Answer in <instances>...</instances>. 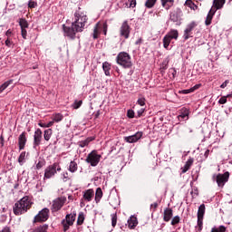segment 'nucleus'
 Here are the masks:
<instances>
[{
    "mask_svg": "<svg viewBox=\"0 0 232 232\" xmlns=\"http://www.w3.org/2000/svg\"><path fill=\"white\" fill-rule=\"evenodd\" d=\"M101 28H102V25H101L99 23L96 24L93 31V39H97L99 37V34H101Z\"/></svg>",
    "mask_w": 232,
    "mask_h": 232,
    "instance_id": "nucleus-29",
    "label": "nucleus"
},
{
    "mask_svg": "<svg viewBox=\"0 0 232 232\" xmlns=\"http://www.w3.org/2000/svg\"><path fill=\"white\" fill-rule=\"evenodd\" d=\"M157 5V0H146L145 6L146 8H153Z\"/></svg>",
    "mask_w": 232,
    "mask_h": 232,
    "instance_id": "nucleus-38",
    "label": "nucleus"
},
{
    "mask_svg": "<svg viewBox=\"0 0 232 232\" xmlns=\"http://www.w3.org/2000/svg\"><path fill=\"white\" fill-rule=\"evenodd\" d=\"M111 226L115 227L117 226V214H111Z\"/></svg>",
    "mask_w": 232,
    "mask_h": 232,
    "instance_id": "nucleus-43",
    "label": "nucleus"
},
{
    "mask_svg": "<svg viewBox=\"0 0 232 232\" xmlns=\"http://www.w3.org/2000/svg\"><path fill=\"white\" fill-rule=\"evenodd\" d=\"M78 166L75 160H72L70 162L69 165V171H71V173H75V171H77Z\"/></svg>",
    "mask_w": 232,
    "mask_h": 232,
    "instance_id": "nucleus-34",
    "label": "nucleus"
},
{
    "mask_svg": "<svg viewBox=\"0 0 232 232\" xmlns=\"http://www.w3.org/2000/svg\"><path fill=\"white\" fill-rule=\"evenodd\" d=\"M43 166H44V163L43 161H39L36 164V169H41V168H43Z\"/></svg>",
    "mask_w": 232,
    "mask_h": 232,
    "instance_id": "nucleus-59",
    "label": "nucleus"
},
{
    "mask_svg": "<svg viewBox=\"0 0 232 232\" xmlns=\"http://www.w3.org/2000/svg\"><path fill=\"white\" fill-rule=\"evenodd\" d=\"M53 133V131L52 130V129L45 130L44 132V140H46L48 142V140H50V139H52Z\"/></svg>",
    "mask_w": 232,
    "mask_h": 232,
    "instance_id": "nucleus-31",
    "label": "nucleus"
},
{
    "mask_svg": "<svg viewBox=\"0 0 232 232\" xmlns=\"http://www.w3.org/2000/svg\"><path fill=\"white\" fill-rule=\"evenodd\" d=\"M57 171H61V165H59V163L55 162L53 165H49L44 170V179H52V177L55 176Z\"/></svg>",
    "mask_w": 232,
    "mask_h": 232,
    "instance_id": "nucleus-4",
    "label": "nucleus"
},
{
    "mask_svg": "<svg viewBox=\"0 0 232 232\" xmlns=\"http://www.w3.org/2000/svg\"><path fill=\"white\" fill-rule=\"evenodd\" d=\"M102 28H103V34H104V35H106V34L108 32V24L106 23H104L102 24Z\"/></svg>",
    "mask_w": 232,
    "mask_h": 232,
    "instance_id": "nucleus-57",
    "label": "nucleus"
},
{
    "mask_svg": "<svg viewBox=\"0 0 232 232\" xmlns=\"http://www.w3.org/2000/svg\"><path fill=\"white\" fill-rule=\"evenodd\" d=\"M0 144L1 146H5V137H3V135L0 136Z\"/></svg>",
    "mask_w": 232,
    "mask_h": 232,
    "instance_id": "nucleus-63",
    "label": "nucleus"
},
{
    "mask_svg": "<svg viewBox=\"0 0 232 232\" xmlns=\"http://www.w3.org/2000/svg\"><path fill=\"white\" fill-rule=\"evenodd\" d=\"M130 8H135L137 6V0H129Z\"/></svg>",
    "mask_w": 232,
    "mask_h": 232,
    "instance_id": "nucleus-54",
    "label": "nucleus"
},
{
    "mask_svg": "<svg viewBox=\"0 0 232 232\" xmlns=\"http://www.w3.org/2000/svg\"><path fill=\"white\" fill-rule=\"evenodd\" d=\"M171 39L167 36V34L163 37V48H165L166 50H168V48H169V44H171Z\"/></svg>",
    "mask_w": 232,
    "mask_h": 232,
    "instance_id": "nucleus-32",
    "label": "nucleus"
},
{
    "mask_svg": "<svg viewBox=\"0 0 232 232\" xmlns=\"http://www.w3.org/2000/svg\"><path fill=\"white\" fill-rule=\"evenodd\" d=\"M38 126H40V128H48V124L44 122H39Z\"/></svg>",
    "mask_w": 232,
    "mask_h": 232,
    "instance_id": "nucleus-62",
    "label": "nucleus"
},
{
    "mask_svg": "<svg viewBox=\"0 0 232 232\" xmlns=\"http://www.w3.org/2000/svg\"><path fill=\"white\" fill-rule=\"evenodd\" d=\"M21 35H22L23 39H26V37L28 35L26 28L21 29Z\"/></svg>",
    "mask_w": 232,
    "mask_h": 232,
    "instance_id": "nucleus-53",
    "label": "nucleus"
},
{
    "mask_svg": "<svg viewBox=\"0 0 232 232\" xmlns=\"http://www.w3.org/2000/svg\"><path fill=\"white\" fill-rule=\"evenodd\" d=\"M102 198V189L101 188H98L95 192V202L96 204H99L101 202V199Z\"/></svg>",
    "mask_w": 232,
    "mask_h": 232,
    "instance_id": "nucleus-28",
    "label": "nucleus"
},
{
    "mask_svg": "<svg viewBox=\"0 0 232 232\" xmlns=\"http://www.w3.org/2000/svg\"><path fill=\"white\" fill-rule=\"evenodd\" d=\"M18 162H19L20 166H23V164H24V162H26V151L21 152V154L18 158Z\"/></svg>",
    "mask_w": 232,
    "mask_h": 232,
    "instance_id": "nucleus-33",
    "label": "nucleus"
},
{
    "mask_svg": "<svg viewBox=\"0 0 232 232\" xmlns=\"http://www.w3.org/2000/svg\"><path fill=\"white\" fill-rule=\"evenodd\" d=\"M116 63L122 68L128 69L133 66L131 56L126 52H121L116 57Z\"/></svg>",
    "mask_w": 232,
    "mask_h": 232,
    "instance_id": "nucleus-3",
    "label": "nucleus"
},
{
    "mask_svg": "<svg viewBox=\"0 0 232 232\" xmlns=\"http://www.w3.org/2000/svg\"><path fill=\"white\" fill-rule=\"evenodd\" d=\"M137 104H139L140 106H146V98H139L137 101Z\"/></svg>",
    "mask_w": 232,
    "mask_h": 232,
    "instance_id": "nucleus-45",
    "label": "nucleus"
},
{
    "mask_svg": "<svg viewBox=\"0 0 232 232\" xmlns=\"http://www.w3.org/2000/svg\"><path fill=\"white\" fill-rule=\"evenodd\" d=\"M127 117H129V119H133L135 117V111H133V110H129L127 111Z\"/></svg>",
    "mask_w": 232,
    "mask_h": 232,
    "instance_id": "nucleus-50",
    "label": "nucleus"
},
{
    "mask_svg": "<svg viewBox=\"0 0 232 232\" xmlns=\"http://www.w3.org/2000/svg\"><path fill=\"white\" fill-rule=\"evenodd\" d=\"M92 140H95V138L94 137H89L84 140L79 141L78 146L80 148H86V146H88V144H90V142H92Z\"/></svg>",
    "mask_w": 232,
    "mask_h": 232,
    "instance_id": "nucleus-23",
    "label": "nucleus"
},
{
    "mask_svg": "<svg viewBox=\"0 0 232 232\" xmlns=\"http://www.w3.org/2000/svg\"><path fill=\"white\" fill-rule=\"evenodd\" d=\"M101 155L97 154V150H92L88 154L86 158V163L91 164V166L95 167L99 162H101Z\"/></svg>",
    "mask_w": 232,
    "mask_h": 232,
    "instance_id": "nucleus-5",
    "label": "nucleus"
},
{
    "mask_svg": "<svg viewBox=\"0 0 232 232\" xmlns=\"http://www.w3.org/2000/svg\"><path fill=\"white\" fill-rule=\"evenodd\" d=\"M130 25L128 24V21H124L120 28V36L123 39L130 38Z\"/></svg>",
    "mask_w": 232,
    "mask_h": 232,
    "instance_id": "nucleus-12",
    "label": "nucleus"
},
{
    "mask_svg": "<svg viewBox=\"0 0 232 232\" xmlns=\"http://www.w3.org/2000/svg\"><path fill=\"white\" fill-rule=\"evenodd\" d=\"M213 9H210L208 15H207V19L205 21V24L207 26H209V24H211V21H213V16L215 15V13H213Z\"/></svg>",
    "mask_w": 232,
    "mask_h": 232,
    "instance_id": "nucleus-27",
    "label": "nucleus"
},
{
    "mask_svg": "<svg viewBox=\"0 0 232 232\" xmlns=\"http://www.w3.org/2000/svg\"><path fill=\"white\" fill-rule=\"evenodd\" d=\"M227 97H229V94H227V96H222L218 100V104H226V102H227Z\"/></svg>",
    "mask_w": 232,
    "mask_h": 232,
    "instance_id": "nucleus-47",
    "label": "nucleus"
},
{
    "mask_svg": "<svg viewBox=\"0 0 232 232\" xmlns=\"http://www.w3.org/2000/svg\"><path fill=\"white\" fill-rule=\"evenodd\" d=\"M62 179H63V182H67V180H68V172H63L62 174Z\"/></svg>",
    "mask_w": 232,
    "mask_h": 232,
    "instance_id": "nucleus-55",
    "label": "nucleus"
},
{
    "mask_svg": "<svg viewBox=\"0 0 232 232\" xmlns=\"http://www.w3.org/2000/svg\"><path fill=\"white\" fill-rule=\"evenodd\" d=\"M102 69L107 77H110V70H111V64L108 62L102 63Z\"/></svg>",
    "mask_w": 232,
    "mask_h": 232,
    "instance_id": "nucleus-26",
    "label": "nucleus"
},
{
    "mask_svg": "<svg viewBox=\"0 0 232 232\" xmlns=\"http://www.w3.org/2000/svg\"><path fill=\"white\" fill-rule=\"evenodd\" d=\"M214 180H216L218 188H224L226 182L229 180V172H225L224 174H218L213 177Z\"/></svg>",
    "mask_w": 232,
    "mask_h": 232,
    "instance_id": "nucleus-11",
    "label": "nucleus"
},
{
    "mask_svg": "<svg viewBox=\"0 0 232 232\" xmlns=\"http://www.w3.org/2000/svg\"><path fill=\"white\" fill-rule=\"evenodd\" d=\"M224 5H226V0H214L213 6L211 8V10H213V14H216L217 10L224 8Z\"/></svg>",
    "mask_w": 232,
    "mask_h": 232,
    "instance_id": "nucleus-16",
    "label": "nucleus"
},
{
    "mask_svg": "<svg viewBox=\"0 0 232 232\" xmlns=\"http://www.w3.org/2000/svg\"><path fill=\"white\" fill-rule=\"evenodd\" d=\"M64 119V116L61 113H56L53 115V122H61Z\"/></svg>",
    "mask_w": 232,
    "mask_h": 232,
    "instance_id": "nucleus-36",
    "label": "nucleus"
},
{
    "mask_svg": "<svg viewBox=\"0 0 232 232\" xmlns=\"http://www.w3.org/2000/svg\"><path fill=\"white\" fill-rule=\"evenodd\" d=\"M179 14L176 12H173L170 14V21H172L173 23H179Z\"/></svg>",
    "mask_w": 232,
    "mask_h": 232,
    "instance_id": "nucleus-39",
    "label": "nucleus"
},
{
    "mask_svg": "<svg viewBox=\"0 0 232 232\" xmlns=\"http://www.w3.org/2000/svg\"><path fill=\"white\" fill-rule=\"evenodd\" d=\"M18 23L21 29L28 28V21L26 19L20 18Z\"/></svg>",
    "mask_w": 232,
    "mask_h": 232,
    "instance_id": "nucleus-37",
    "label": "nucleus"
},
{
    "mask_svg": "<svg viewBox=\"0 0 232 232\" xmlns=\"http://www.w3.org/2000/svg\"><path fill=\"white\" fill-rule=\"evenodd\" d=\"M13 82H14V80H9V81L5 82L0 86V93H3Z\"/></svg>",
    "mask_w": 232,
    "mask_h": 232,
    "instance_id": "nucleus-30",
    "label": "nucleus"
},
{
    "mask_svg": "<svg viewBox=\"0 0 232 232\" xmlns=\"http://www.w3.org/2000/svg\"><path fill=\"white\" fill-rule=\"evenodd\" d=\"M172 218H173V210L169 208H166L164 210L163 220L165 222H169Z\"/></svg>",
    "mask_w": 232,
    "mask_h": 232,
    "instance_id": "nucleus-19",
    "label": "nucleus"
},
{
    "mask_svg": "<svg viewBox=\"0 0 232 232\" xmlns=\"http://www.w3.org/2000/svg\"><path fill=\"white\" fill-rule=\"evenodd\" d=\"M186 6H188V8H190V10H197L198 8V6H197V5H195V3H193V1L191 0H187L185 2Z\"/></svg>",
    "mask_w": 232,
    "mask_h": 232,
    "instance_id": "nucleus-35",
    "label": "nucleus"
},
{
    "mask_svg": "<svg viewBox=\"0 0 232 232\" xmlns=\"http://www.w3.org/2000/svg\"><path fill=\"white\" fill-rule=\"evenodd\" d=\"M197 26V22H191L190 24H188L184 31V34H183V39L185 41H188V39H189V37H193L192 33L193 30H195Z\"/></svg>",
    "mask_w": 232,
    "mask_h": 232,
    "instance_id": "nucleus-13",
    "label": "nucleus"
},
{
    "mask_svg": "<svg viewBox=\"0 0 232 232\" xmlns=\"http://www.w3.org/2000/svg\"><path fill=\"white\" fill-rule=\"evenodd\" d=\"M5 46H7V48H12V46H14V42L10 40V38H7L5 40Z\"/></svg>",
    "mask_w": 232,
    "mask_h": 232,
    "instance_id": "nucleus-49",
    "label": "nucleus"
},
{
    "mask_svg": "<svg viewBox=\"0 0 232 232\" xmlns=\"http://www.w3.org/2000/svg\"><path fill=\"white\" fill-rule=\"evenodd\" d=\"M179 121H188L189 119V110L187 108L181 109L179 114L178 115Z\"/></svg>",
    "mask_w": 232,
    "mask_h": 232,
    "instance_id": "nucleus-18",
    "label": "nucleus"
},
{
    "mask_svg": "<svg viewBox=\"0 0 232 232\" xmlns=\"http://www.w3.org/2000/svg\"><path fill=\"white\" fill-rule=\"evenodd\" d=\"M29 8H35L37 6V2L30 0L28 2Z\"/></svg>",
    "mask_w": 232,
    "mask_h": 232,
    "instance_id": "nucleus-52",
    "label": "nucleus"
},
{
    "mask_svg": "<svg viewBox=\"0 0 232 232\" xmlns=\"http://www.w3.org/2000/svg\"><path fill=\"white\" fill-rule=\"evenodd\" d=\"M30 208H32V199L25 196L14 204L13 211L16 216L24 215Z\"/></svg>",
    "mask_w": 232,
    "mask_h": 232,
    "instance_id": "nucleus-1",
    "label": "nucleus"
},
{
    "mask_svg": "<svg viewBox=\"0 0 232 232\" xmlns=\"http://www.w3.org/2000/svg\"><path fill=\"white\" fill-rule=\"evenodd\" d=\"M142 135H143L142 131H138L131 136L125 137L124 140L129 144H133L135 142H138V140H140V139H142Z\"/></svg>",
    "mask_w": 232,
    "mask_h": 232,
    "instance_id": "nucleus-14",
    "label": "nucleus"
},
{
    "mask_svg": "<svg viewBox=\"0 0 232 232\" xmlns=\"http://www.w3.org/2000/svg\"><path fill=\"white\" fill-rule=\"evenodd\" d=\"M5 35L7 37V39H10V37H12V30L9 29L5 32Z\"/></svg>",
    "mask_w": 232,
    "mask_h": 232,
    "instance_id": "nucleus-61",
    "label": "nucleus"
},
{
    "mask_svg": "<svg viewBox=\"0 0 232 232\" xmlns=\"http://www.w3.org/2000/svg\"><path fill=\"white\" fill-rule=\"evenodd\" d=\"M161 6L165 8V10H169L173 5H175V0H160Z\"/></svg>",
    "mask_w": 232,
    "mask_h": 232,
    "instance_id": "nucleus-21",
    "label": "nucleus"
},
{
    "mask_svg": "<svg viewBox=\"0 0 232 232\" xmlns=\"http://www.w3.org/2000/svg\"><path fill=\"white\" fill-rule=\"evenodd\" d=\"M167 36H169L171 40L175 39L177 41L179 39V31L176 29H171L168 34Z\"/></svg>",
    "mask_w": 232,
    "mask_h": 232,
    "instance_id": "nucleus-25",
    "label": "nucleus"
},
{
    "mask_svg": "<svg viewBox=\"0 0 232 232\" xmlns=\"http://www.w3.org/2000/svg\"><path fill=\"white\" fill-rule=\"evenodd\" d=\"M169 64V59L166 58L163 60L161 65H160V70H168V65Z\"/></svg>",
    "mask_w": 232,
    "mask_h": 232,
    "instance_id": "nucleus-40",
    "label": "nucleus"
},
{
    "mask_svg": "<svg viewBox=\"0 0 232 232\" xmlns=\"http://www.w3.org/2000/svg\"><path fill=\"white\" fill-rule=\"evenodd\" d=\"M211 232H226V227L223 225L219 226L218 228L214 227H212Z\"/></svg>",
    "mask_w": 232,
    "mask_h": 232,
    "instance_id": "nucleus-41",
    "label": "nucleus"
},
{
    "mask_svg": "<svg viewBox=\"0 0 232 232\" xmlns=\"http://www.w3.org/2000/svg\"><path fill=\"white\" fill-rule=\"evenodd\" d=\"M204 218H198V231H202Z\"/></svg>",
    "mask_w": 232,
    "mask_h": 232,
    "instance_id": "nucleus-46",
    "label": "nucleus"
},
{
    "mask_svg": "<svg viewBox=\"0 0 232 232\" xmlns=\"http://www.w3.org/2000/svg\"><path fill=\"white\" fill-rule=\"evenodd\" d=\"M64 204H66V197L57 198L53 201L51 210L53 211V213H55L59 211L63 208V206H64Z\"/></svg>",
    "mask_w": 232,
    "mask_h": 232,
    "instance_id": "nucleus-10",
    "label": "nucleus"
},
{
    "mask_svg": "<svg viewBox=\"0 0 232 232\" xmlns=\"http://www.w3.org/2000/svg\"><path fill=\"white\" fill-rule=\"evenodd\" d=\"M169 73H170V79H175L176 75H177V70H175L174 68L169 69Z\"/></svg>",
    "mask_w": 232,
    "mask_h": 232,
    "instance_id": "nucleus-51",
    "label": "nucleus"
},
{
    "mask_svg": "<svg viewBox=\"0 0 232 232\" xmlns=\"http://www.w3.org/2000/svg\"><path fill=\"white\" fill-rule=\"evenodd\" d=\"M75 214H67L65 218L62 220V226L63 227V231L67 232L70 229V227L73 225L75 222Z\"/></svg>",
    "mask_w": 232,
    "mask_h": 232,
    "instance_id": "nucleus-7",
    "label": "nucleus"
},
{
    "mask_svg": "<svg viewBox=\"0 0 232 232\" xmlns=\"http://www.w3.org/2000/svg\"><path fill=\"white\" fill-rule=\"evenodd\" d=\"M84 222V215L80 214L77 219L78 226H81Z\"/></svg>",
    "mask_w": 232,
    "mask_h": 232,
    "instance_id": "nucleus-48",
    "label": "nucleus"
},
{
    "mask_svg": "<svg viewBox=\"0 0 232 232\" xmlns=\"http://www.w3.org/2000/svg\"><path fill=\"white\" fill-rule=\"evenodd\" d=\"M63 35L64 37H68L69 39H75V35L79 31L75 27H73V24H72V26H66L65 24H63Z\"/></svg>",
    "mask_w": 232,
    "mask_h": 232,
    "instance_id": "nucleus-9",
    "label": "nucleus"
},
{
    "mask_svg": "<svg viewBox=\"0 0 232 232\" xmlns=\"http://www.w3.org/2000/svg\"><path fill=\"white\" fill-rule=\"evenodd\" d=\"M229 84V80H226L221 85L220 88L224 89Z\"/></svg>",
    "mask_w": 232,
    "mask_h": 232,
    "instance_id": "nucleus-60",
    "label": "nucleus"
},
{
    "mask_svg": "<svg viewBox=\"0 0 232 232\" xmlns=\"http://www.w3.org/2000/svg\"><path fill=\"white\" fill-rule=\"evenodd\" d=\"M139 224V221L137 220V218L130 217V218L128 220V225L130 229H135L137 227V225Z\"/></svg>",
    "mask_w": 232,
    "mask_h": 232,
    "instance_id": "nucleus-22",
    "label": "nucleus"
},
{
    "mask_svg": "<svg viewBox=\"0 0 232 232\" xmlns=\"http://www.w3.org/2000/svg\"><path fill=\"white\" fill-rule=\"evenodd\" d=\"M180 222V217L175 216L171 220V226H177Z\"/></svg>",
    "mask_w": 232,
    "mask_h": 232,
    "instance_id": "nucleus-44",
    "label": "nucleus"
},
{
    "mask_svg": "<svg viewBox=\"0 0 232 232\" xmlns=\"http://www.w3.org/2000/svg\"><path fill=\"white\" fill-rule=\"evenodd\" d=\"M144 111H146V109L141 108L137 111V115L138 117H142V114L144 113Z\"/></svg>",
    "mask_w": 232,
    "mask_h": 232,
    "instance_id": "nucleus-56",
    "label": "nucleus"
},
{
    "mask_svg": "<svg viewBox=\"0 0 232 232\" xmlns=\"http://www.w3.org/2000/svg\"><path fill=\"white\" fill-rule=\"evenodd\" d=\"M81 106H82V100H80V101L75 100L73 104H72L73 110H79V108H81Z\"/></svg>",
    "mask_w": 232,
    "mask_h": 232,
    "instance_id": "nucleus-42",
    "label": "nucleus"
},
{
    "mask_svg": "<svg viewBox=\"0 0 232 232\" xmlns=\"http://www.w3.org/2000/svg\"><path fill=\"white\" fill-rule=\"evenodd\" d=\"M204 215H206V205L201 204L198 207L197 217L198 218H204Z\"/></svg>",
    "mask_w": 232,
    "mask_h": 232,
    "instance_id": "nucleus-24",
    "label": "nucleus"
},
{
    "mask_svg": "<svg viewBox=\"0 0 232 232\" xmlns=\"http://www.w3.org/2000/svg\"><path fill=\"white\" fill-rule=\"evenodd\" d=\"M48 218H50V209L48 208H44L34 217V223L46 222Z\"/></svg>",
    "mask_w": 232,
    "mask_h": 232,
    "instance_id": "nucleus-6",
    "label": "nucleus"
},
{
    "mask_svg": "<svg viewBox=\"0 0 232 232\" xmlns=\"http://www.w3.org/2000/svg\"><path fill=\"white\" fill-rule=\"evenodd\" d=\"M41 140H43V130H41V129H37L34 135V148L40 146Z\"/></svg>",
    "mask_w": 232,
    "mask_h": 232,
    "instance_id": "nucleus-15",
    "label": "nucleus"
},
{
    "mask_svg": "<svg viewBox=\"0 0 232 232\" xmlns=\"http://www.w3.org/2000/svg\"><path fill=\"white\" fill-rule=\"evenodd\" d=\"M18 146L20 151L22 150H24V146H26V132H23L19 137H18Z\"/></svg>",
    "mask_w": 232,
    "mask_h": 232,
    "instance_id": "nucleus-17",
    "label": "nucleus"
},
{
    "mask_svg": "<svg viewBox=\"0 0 232 232\" xmlns=\"http://www.w3.org/2000/svg\"><path fill=\"white\" fill-rule=\"evenodd\" d=\"M193 162H195V160L193 158H189L183 168H181V173H187L188 170L193 166Z\"/></svg>",
    "mask_w": 232,
    "mask_h": 232,
    "instance_id": "nucleus-20",
    "label": "nucleus"
},
{
    "mask_svg": "<svg viewBox=\"0 0 232 232\" xmlns=\"http://www.w3.org/2000/svg\"><path fill=\"white\" fill-rule=\"evenodd\" d=\"M93 197H95V192L93 191V189L90 188V189L83 191V196L80 201V206L82 208H84V206H86L87 202H92V200L93 199Z\"/></svg>",
    "mask_w": 232,
    "mask_h": 232,
    "instance_id": "nucleus-8",
    "label": "nucleus"
},
{
    "mask_svg": "<svg viewBox=\"0 0 232 232\" xmlns=\"http://www.w3.org/2000/svg\"><path fill=\"white\" fill-rule=\"evenodd\" d=\"M202 86V84L198 83L194 85L193 87H191V92H195V90H198V88H200Z\"/></svg>",
    "mask_w": 232,
    "mask_h": 232,
    "instance_id": "nucleus-58",
    "label": "nucleus"
},
{
    "mask_svg": "<svg viewBox=\"0 0 232 232\" xmlns=\"http://www.w3.org/2000/svg\"><path fill=\"white\" fill-rule=\"evenodd\" d=\"M87 23L88 16L86 15V13L78 10L74 14V22H72L73 28L76 29V32H83Z\"/></svg>",
    "mask_w": 232,
    "mask_h": 232,
    "instance_id": "nucleus-2",
    "label": "nucleus"
},
{
    "mask_svg": "<svg viewBox=\"0 0 232 232\" xmlns=\"http://www.w3.org/2000/svg\"><path fill=\"white\" fill-rule=\"evenodd\" d=\"M0 232H10V227H5Z\"/></svg>",
    "mask_w": 232,
    "mask_h": 232,
    "instance_id": "nucleus-64",
    "label": "nucleus"
}]
</instances>
